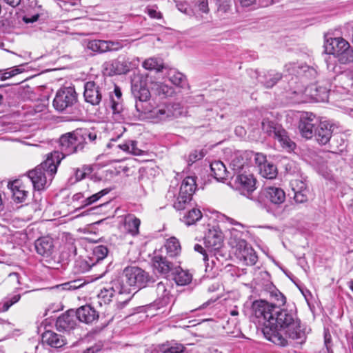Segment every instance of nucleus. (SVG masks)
<instances>
[{"mask_svg": "<svg viewBox=\"0 0 353 353\" xmlns=\"http://www.w3.org/2000/svg\"><path fill=\"white\" fill-rule=\"evenodd\" d=\"M165 76L169 81L176 88L188 90L190 85L186 76L176 68H166Z\"/></svg>", "mask_w": 353, "mask_h": 353, "instance_id": "dca6fc26", "label": "nucleus"}, {"mask_svg": "<svg viewBox=\"0 0 353 353\" xmlns=\"http://www.w3.org/2000/svg\"><path fill=\"white\" fill-rule=\"evenodd\" d=\"M111 50H112V49L110 48L109 46H86V48H85V52L90 56Z\"/></svg>", "mask_w": 353, "mask_h": 353, "instance_id": "ea45409f", "label": "nucleus"}, {"mask_svg": "<svg viewBox=\"0 0 353 353\" xmlns=\"http://www.w3.org/2000/svg\"><path fill=\"white\" fill-rule=\"evenodd\" d=\"M77 281H73L70 283H66L63 285V288L65 290H74L78 288L80 285H77Z\"/></svg>", "mask_w": 353, "mask_h": 353, "instance_id": "13d9d810", "label": "nucleus"}, {"mask_svg": "<svg viewBox=\"0 0 353 353\" xmlns=\"http://www.w3.org/2000/svg\"><path fill=\"white\" fill-rule=\"evenodd\" d=\"M131 68V63L126 60L119 61L117 65V69L119 74H125L129 72Z\"/></svg>", "mask_w": 353, "mask_h": 353, "instance_id": "09e8293b", "label": "nucleus"}, {"mask_svg": "<svg viewBox=\"0 0 353 353\" xmlns=\"http://www.w3.org/2000/svg\"><path fill=\"white\" fill-rule=\"evenodd\" d=\"M240 241H245L242 239V233L237 230L232 229L230 230V237L229 244L234 249L239 247Z\"/></svg>", "mask_w": 353, "mask_h": 353, "instance_id": "4c0bfd02", "label": "nucleus"}, {"mask_svg": "<svg viewBox=\"0 0 353 353\" xmlns=\"http://www.w3.org/2000/svg\"><path fill=\"white\" fill-rule=\"evenodd\" d=\"M198 7L200 11L204 13H208L209 11L208 1L207 0H201L198 3Z\"/></svg>", "mask_w": 353, "mask_h": 353, "instance_id": "6e6d98bb", "label": "nucleus"}, {"mask_svg": "<svg viewBox=\"0 0 353 353\" xmlns=\"http://www.w3.org/2000/svg\"><path fill=\"white\" fill-rule=\"evenodd\" d=\"M196 188V178L194 176L185 178L181 184L176 201L174 202V208L177 210H183L186 204L191 201Z\"/></svg>", "mask_w": 353, "mask_h": 353, "instance_id": "423d86ee", "label": "nucleus"}, {"mask_svg": "<svg viewBox=\"0 0 353 353\" xmlns=\"http://www.w3.org/2000/svg\"><path fill=\"white\" fill-rule=\"evenodd\" d=\"M42 341L54 348L61 347L66 343L65 339L63 336L50 330L46 331L42 334Z\"/></svg>", "mask_w": 353, "mask_h": 353, "instance_id": "b1692460", "label": "nucleus"}, {"mask_svg": "<svg viewBox=\"0 0 353 353\" xmlns=\"http://www.w3.org/2000/svg\"><path fill=\"white\" fill-rule=\"evenodd\" d=\"M239 247L235 249V255L247 265H253L257 261V256L254 250L249 246L246 241H240Z\"/></svg>", "mask_w": 353, "mask_h": 353, "instance_id": "ddd939ff", "label": "nucleus"}, {"mask_svg": "<svg viewBox=\"0 0 353 353\" xmlns=\"http://www.w3.org/2000/svg\"><path fill=\"white\" fill-rule=\"evenodd\" d=\"M210 169L212 174L217 181H221L227 179L228 176V172L221 161H215L211 163Z\"/></svg>", "mask_w": 353, "mask_h": 353, "instance_id": "cd10ccee", "label": "nucleus"}, {"mask_svg": "<svg viewBox=\"0 0 353 353\" xmlns=\"http://www.w3.org/2000/svg\"><path fill=\"white\" fill-rule=\"evenodd\" d=\"M192 274L187 270H183L180 267L176 268L174 272V280L179 285H185L192 281Z\"/></svg>", "mask_w": 353, "mask_h": 353, "instance_id": "2f4dec72", "label": "nucleus"}, {"mask_svg": "<svg viewBox=\"0 0 353 353\" xmlns=\"http://www.w3.org/2000/svg\"><path fill=\"white\" fill-rule=\"evenodd\" d=\"M265 81H261L268 88L273 87L279 80L281 79V74L279 73L272 74L269 72L265 76Z\"/></svg>", "mask_w": 353, "mask_h": 353, "instance_id": "79ce46f5", "label": "nucleus"}, {"mask_svg": "<svg viewBox=\"0 0 353 353\" xmlns=\"http://www.w3.org/2000/svg\"><path fill=\"white\" fill-rule=\"evenodd\" d=\"M83 97L86 102L97 105L102 99V92L99 85L94 81H88L84 85Z\"/></svg>", "mask_w": 353, "mask_h": 353, "instance_id": "2eb2a0df", "label": "nucleus"}, {"mask_svg": "<svg viewBox=\"0 0 353 353\" xmlns=\"http://www.w3.org/2000/svg\"><path fill=\"white\" fill-rule=\"evenodd\" d=\"M3 1L9 6H12V7H16L21 3V0H3Z\"/></svg>", "mask_w": 353, "mask_h": 353, "instance_id": "69168bd1", "label": "nucleus"}, {"mask_svg": "<svg viewBox=\"0 0 353 353\" xmlns=\"http://www.w3.org/2000/svg\"><path fill=\"white\" fill-rule=\"evenodd\" d=\"M110 192V190L108 188L103 189L101 191H99L97 193H95L92 194V196H90L87 197L83 201V206H88L90 205L93 204L94 203L99 201L101 197L106 195Z\"/></svg>", "mask_w": 353, "mask_h": 353, "instance_id": "a19ab883", "label": "nucleus"}, {"mask_svg": "<svg viewBox=\"0 0 353 353\" xmlns=\"http://www.w3.org/2000/svg\"><path fill=\"white\" fill-rule=\"evenodd\" d=\"M152 263L154 269L161 274H167L173 268L172 263L170 262L165 256L157 253L152 259Z\"/></svg>", "mask_w": 353, "mask_h": 353, "instance_id": "5701e85b", "label": "nucleus"}, {"mask_svg": "<svg viewBox=\"0 0 353 353\" xmlns=\"http://www.w3.org/2000/svg\"><path fill=\"white\" fill-rule=\"evenodd\" d=\"M259 171L263 177L269 179L276 178L277 175L276 167L274 164L268 162L261 166Z\"/></svg>", "mask_w": 353, "mask_h": 353, "instance_id": "f704fd0d", "label": "nucleus"}, {"mask_svg": "<svg viewBox=\"0 0 353 353\" xmlns=\"http://www.w3.org/2000/svg\"><path fill=\"white\" fill-rule=\"evenodd\" d=\"M108 253V250L105 245H97L93 249V255L96 259L97 262L103 260L106 257Z\"/></svg>", "mask_w": 353, "mask_h": 353, "instance_id": "37998d69", "label": "nucleus"}, {"mask_svg": "<svg viewBox=\"0 0 353 353\" xmlns=\"http://www.w3.org/2000/svg\"><path fill=\"white\" fill-rule=\"evenodd\" d=\"M285 68L290 74L293 75L300 74L301 72H303L306 77L308 75L315 77L316 73V70L313 68H310L307 65L299 67L295 63L287 64Z\"/></svg>", "mask_w": 353, "mask_h": 353, "instance_id": "c756f323", "label": "nucleus"}, {"mask_svg": "<svg viewBox=\"0 0 353 353\" xmlns=\"http://www.w3.org/2000/svg\"><path fill=\"white\" fill-rule=\"evenodd\" d=\"M133 94L137 99L135 104L136 110L140 114H143L145 111H148V108L151 105L148 103L150 97V91L144 87H141L139 90L134 88Z\"/></svg>", "mask_w": 353, "mask_h": 353, "instance_id": "4468645a", "label": "nucleus"}, {"mask_svg": "<svg viewBox=\"0 0 353 353\" xmlns=\"http://www.w3.org/2000/svg\"><path fill=\"white\" fill-rule=\"evenodd\" d=\"M124 152L132 154L134 155H140L141 150L137 146V141L132 140H128L123 143L117 145Z\"/></svg>", "mask_w": 353, "mask_h": 353, "instance_id": "72a5a7b5", "label": "nucleus"}, {"mask_svg": "<svg viewBox=\"0 0 353 353\" xmlns=\"http://www.w3.org/2000/svg\"><path fill=\"white\" fill-rule=\"evenodd\" d=\"M122 92L120 88L114 85V91L110 92L109 97L111 102V108L114 119L121 121L124 119L125 114L122 104Z\"/></svg>", "mask_w": 353, "mask_h": 353, "instance_id": "f8f14e48", "label": "nucleus"}, {"mask_svg": "<svg viewBox=\"0 0 353 353\" xmlns=\"http://www.w3.org/2000/svg\"><path fill=\"white\" fill-rule=\"evenodd\" d=\"M35 249L39 254L45 257L50 256L54 250L52 239L49 236L39 238L35 241Z\"/></svg>", "mask_w": 353, "mask_h": 353, "instance_id": "4be33fe9", "label": "nucleus"}, {"mask_svg": "<svg viewBox=\"0 0 353 353\" xmlns=\"http://www.w3.org/2000/svg\"><path fill=\"white\" fill-rule=\"evenodd\" d=\"M244 160L241 157H235L230 163V166L232 169L236 172H239L241 170L244 168Z\"/></svg>", "mask_w": 353, "mask_h": 353, "instance_id": "de8ad7c7", "label": "nucleus"}, {"mask_svg": "<svg viewBox=\"0 0 353 353\" xmlns=\"http://www.w3.org/2000/svg\"><path fill=\"white\" fill-rule=\"evenodd\" d=\"M164 248L168 256L172 258L178 256L181 250L179 240L174 236L167 239Z\"/></svg>", "mask_w": 353, "mask_h": 353, "instance_id": "7c9ffc66", "label": "nucleus"}, {"mask_svg": "<svg viewBox=\"0 0 353 353\" xmlns=\"http://www.w3.org/2000/svg\"><path fill=\"white\" fill-rule=\"evenodd\" d=\"M117 281L121 282L123 286L127 287L129 290V294H126L123 301L125 303H128L133 296L132 288L135 289V288H142L145 287L150 281V276L141 268L137 266H129L123 270L121 279Z\"/></svg>", "mask_w": 353, "mask_h": 353, "instance_id": "20e7f679", "label": "nucleus"}, {"mask_svg": "<svg viewBox=\"0 0 353 353\" xmlns=\"http://www.w3.org/2000/svg\"><path fill=\"white\" fill-rule=\"evenodd\" d=\"M273 138L278 141L281 146L288 151L293 150L295 143L290 139L288 133L282 127L279 128Z\"/></svg>", "mask_w": 353, "mask_h": 353, "instance_id": "bb28decb", "label": "nucleus"}, {"mask_svg": "<svg viewBox=\"0 0 353 353\" xmlns=\"http://www.w3.org/2000/svg\"><path fill=\"white\" fill-rule=\"evenodd\" d=\"M259 3L262 7H267L270 5H272L274 3L279 2L280 0H258Z\"/></svg>", "mask_w": 353, "mask_h": 353, "instance_id": "bf43d9fd", "label": "nucleus"}, {"mask_svg": "<svg viewBox=\"0 0 353 353\" xmlns=\"http://www.w3.org/2000/svg\"><path fill=\"white\" fill-rule=\"evenodd\" d=\"M324 39H325V42L327 43V44H334V43L336 44H346V45H348L350 44L349 42L347 41H346L345 39H344L342 37H333L332 36V34L330 33H327L324 35Z\"/></svg>", "mask_w": 353, "mask_h": 353, "instance_id": "49530a36", "label": "nucleus"}, {"mask_svg": "<svg viewBox=\"0 0 353 353\" xmlns=\"http://www.w3.org/2000/svg\"><path fill=\"white\" fill-rule=\"evenodd\" d=\"M21 72L19 70V69L18 68H12L11 70L10 71H6L3 73V77H2V79H9L12 77H14V75L17 74H19Z\"/></svg>", "mask_w": 353, "mask_h": 353, "instance_id": "5fc2aeb1", "label": "nucleus"}, {"mask_svg": "<svg viewBox=\"0 0 353 353\" xmlns=\"http://www.w3.org/2000/svg\"><path fill=\"white\" fill-rule=\"evenodd\" d=\"M319 123V119L312 112L302 113L299 124V129L302 137L307 139H311L314 136Z\"/></svg>", "mask_w": 353, "mask_h": 353, "instance_id": "1a4fd4ad", "label": "nucleus"}, {"mask_svg": "<svg viewBox=\"0 0 353 353\" xmlns=\"http://www.w3.org/2000/svg\"><path fill=\"white\" fill-rule=\"evenodd\" d=\"M201 217L202 213L201 210L196 208H193L183 216V221L187 225H190L200 220Z\"/></svg>", "mask_w": 353, "mask_h": 353, "instance_id": "c9c22d12", "label": "nucleus"}, {"mask_svg": "<svg viewBox=\"0 0 353 353\" xmlns=\"http://www.w3.org/2000/svg\"><path fill=\"white\" fill-rule=\"evenodd\" d=\"M325 52L337 58L341 63L353 61L352 46H324Z\"/></svg>", "mask_w": 353, "mask_h": 353, "instance_id": "9d476101", "label": "nucleus"}, {"mask_svg": "<svg viewBox=\"0 0 353 353\" xmlns=\"http://www.w3.org/2000/svg\"><path fill=\"white\" fill-rule=\"evenodd\" d=\"M252 310L254 316L263 323L262 331L265 337L275 345L281 347L288 345L283 332L292 339L303 338L300 321L292 307L281 308L266 301L257 300L253 302Z\"/></svg>", "mask_w": 353, "mask_h": 353, "instance_id": "f257e3e1", "label": "nucleus"}, {"mask_svg": "<svg viewBox=\"0 0 353 353\" xmlns=\"http://www.w3.org/2000/svg\"><path fill=\"white\" fill-rule=\"evenodd\" d=\"M75 176H76L77 181H80L84 178L85 173L80 170H77L76 171Z\"/></svg>", "mask_w": 353, "mask_h": 353, "instance_id": "338daca9", "label": "nucleus"}, {"mask_svg": "<svg viewBox=\"0 0 353 353\" xmlns=\"http://www.w3.org/2000/svg\"><path fill=\"white\" fill-rule=\"evenodd\" d=\"M75 314L79 321L87 324L92 323L99 318L98 312L89 305L80 307Z\"/></svg>", "mask_w": 353, "mask_h": 353, "instance_id": "aec40b11", "label": "nucleus"}, {"mask_svg": "<svg viewBox=\"0 0 353 353\" xmlns=\"http://www.w3.org/2000/svg\"><path fill=\"white\" fill-rule=\"evenodd\" d=\"M281 126L276 125L272 121H270L268 120H263L262 122V130L267 133L270 137H273L275 134L276 133V131L279 130V128H280Z\"/></svg>", "mask_w": 353, "mask_h": 353, "instance_id": "58836bf2", "label": "nucleus"}, {"mask_svg": "<svg viewBox=\"0 0 353 353\" xmlns=\"http://www.w3.org/2000/svg\"><path fill=\"white\" fill-rule=\"evenodd\" d=\"M290 186L294 193L301 192L307 190L306 184L302 180H292L290 181Z\"/></svg>", "mask_w": 353, "mask_h": 353, "instance_id": "a18cd8bd", "label": "nucleus"}, {"mask_svg": "<svg viewBox=\"0 0 353 353\" xmlns=\"http://www.w3.org/2000/svg\"><path fill=\"white\" fill-rule=\"evenodd\" d=\"M97 134L88 129H78L63 134L59 139L60 147L63 157L77 153L83 150L88 143H95Z\"/></svg>", "mask_w": 353, "mask_h": 353, "instance_id": "7ed1b4c3", "label": "nucleus"}, {"mask_svg": "<svg viewBox=\"0 0 353 353\" xmlns=\"http://www.w3.org/2000/svg\"><path fill=\"white\" fill-rule=\"evenodd\" d=\"M333 125L328 121H319V123L315 130L314 135L316 141L321 145H325L329 142L333 132Z\"/></svg>", "mask_w": 353, "mask_h": 353, "instance_id": "a211bd4d", "label": "nucleus"}, {"mask_svg": "<svg viewBox=\"0 0 353 353\" xmlns=\"http://www.w3.org/2000/svg\"><path fill=\"white\" fill-rule=\"evenodd\" d=\"M223 241V234L222 232L216 228L210 230L205 236L206 247L214 250L221 248Z\"/></svg>", "mask_w": 353, "mask_h": 353, "instance_id": "412c9836", "label": "nucleus"}, {"mask_svg": "<svg viewBox=\"0 0 353 353\" xmlns=\"http://www.w3.org/2000/svg\"><path fill=\"white\" fill-rule=\"evenodd\" d=\"M265 197L272 203L280 204L284 202L285 194L284 191L278 187L270 186L264 189Z\"/></svg>", "mask_w": 353, "mask_h": 353, "instance_id": "393cba45", "label": "nucleus"}, {"mask_svg": "<svg viewBox=\"0 0 353 353\" xmlns=\"http://www.w3.org/2000/svg\"><path fill=\"white\" fill-rule=\"evenodd\" d=\"M159 350L162 353H183L185 347L181 343L170 341L160 345Z\"/></svg>", "mask_w": 353, "mask_h": 353, "instance_id": "473e14b6", "label": "nucleus"}, {"mask_svg": "<svg viewBox=\"0 0 353 353\" xmlns=\"http://www.w3.org/2000/svg\"><path fill=\"white\" fill-rule=\"evenodd\" d=\"M150 88L154 95L161 99L173 97L176 94L175 88L160 81H152Z\"/></svg>", "mask_w": 353, "mask_h": 353, "instance_id": "6ab92c4d", "label": "nucleus"}, {"mask_svg": "<svg viewBox=\"0 0 353 353\" xmlns=\"http://www.w3.org/2000/svg\"><path fill=\"white\" fill-rule=\"evenodd\" d=\"M129 294L127 287L123 286V283L119 281H114L111 283V285L103 288L99 294V297L105 303L111 301L114 296L117 295V300L119 302L125 303L123 301L126 297V294Z\"/></svg>", "mask_w": 353, "mask_h": 353, "instance_id": "0eeeda50", "label": "nucleus"}, {"mask_svg": "<svg viewBox=\"0 0 353 353\" xmlns=\"http://www.w3.org/2000/svg\"><path fill=\"white\" fill-rule=\"evenodd\" d=\"M254 161L259 169L261 166L267 163L266 156L262 153H256L255 154Z\"/></svg>", "mask_w": 353, "mask_h": 353, "instance_id": "3c124183", "label": "nucleus"}, {"mask_svg": "<svg viewBox=\"0 0 353 353\" xmlns=\"http://www.w3.org/2000/svg\"><path fill=\"white\" fill-rule=\"evenodd\" d=\"M21 298L19 294L14 295L8 301L10 302V305H13L17 303Z\"/></svg>", "mask_w": 353, "mask_h": 353, "instance_id": "774afa93", "label": "nucleus"}, {"mask_svg": "<svg viewBox=\"0 0 353 353\" xmlns=\"http://www.w3.org/2000/svg\"><path fill=\"white\" fill-rule=\"evenodd\" d=\"M243 7H249L253 5L256 0H238Z\"/></svg>", "mask_w": 353, "mask_h": 353, "instance_id": "680f3d73", "label": "nucleus"}, {"mask_svg": "<svg viewBox=\"0 0 353 353\" xmlns=\"http://www.w3.org/2000/svg\"><path fill=\"white\" fill-rule=\"evenodd\" d=\"M294 199L299 203L306 202L308 199V190L301 192L294 193Z\"/></svg>", "mask_w": 353, "mask_h": 353, "instance_id": "8fccbe9b", "label": "nucleus"}, {"mask_svg": "<svg viewBox=\"0 0 353 353\" xmlns=\"http://www.w3.org/2000/svg\"><path fill=\"white\" fill-rule=\"evenodd\" d=\"M204 156L205 153L202 150L199 152L195 150L190 154L188 161L194 163L197 160L201 159Z\"/></svg>", "mask_w": 353, "mask_h": 353, "instance_id": "603ef678", "label": "nucleus"}, {"mask_svg": "<svg viewBox=\"0 0 353 353\" xmlns=\"http://www.w3.org/2000/svg\"><path fill=\"white\" fill-rule=\"evenodd\" d=\"M148 15L153 19H161V13L156 10L154 8H148Z\"/></svg>", "mask_w": 353, "mask_h": 353, "instance_id": "864d4df0", "label": "nucleus"}, {"mask_svg": "<svg viewBox=\"0 0 353 353\" xmlns=\"http://www.w3.org/2000/svg\"><path fill=\"white\" fill-rule=\"evenodd\" d=\"M143 66L146 70H154L157 72H160L164 68L166 69V68H165L161 61L155 58H150L146 59L143 63Z\"/></svg>", "mask_w": 353, "mask_h": 353, "instance_id": "e433bc0d", "label": "nucleus"}, {"mask_svg": "<svg viewBox=\"0 0 353 353\" xmlns=\"http://www.w3.org/2000/svg\"><path fill=\"white\" fill-rule=\"evenodd\" d=\"M100 350V347L98 345H94L84 350V353H96Z\"/></svg>", "mask_w": 353, "mask_h": 353, "instance_id": "e2e57ef3", "label": "nucleus"}, {"mask_svg": "<svg viewBox=\"0 0 353 353\" xmlns=\"http://www.w3.org/2000/svg\"><path fill=\"white\" fill-rule=\"evenodd\" d=\"M141 221L133 214H128L124 219V229L126 232L132 236L139 233V228Z\"/></svg>", "mask_w": 353, "mask_h": 353, "instance_id": "c85d7f7f", "label": "nucleus"}, {"mask_svg": "<svg viewBox=\"0 0 353 353\" xmlns=\"http://www.w3.org/2000/svg\"><path fill=\"white\" fill-rule=\"evenodd\" d=\"M194 249L196 252H198L203 254V260L204 261H206L208 260V256L205 253V251L204 248L201 245L196 244L194 247Z\"/></svg>", "mask_w": 353, "mask_h": 353, "instance_id": "4d7b16f0", "label": "nucleus"}, {"mask_svg": "<svg viewBox=\"0 0 353 353\" xmlns=\"http://www.w3.org/2000/svg\"><path fill=\"white\" fill-rule=\"evenodd\" d=\"M77 93L74 88L65 87L60 89L53 101V105L59 111H63L77 101Z\"/></svg>", "mask_w": 353, "mask_h": 353, "instance_id": "6e6552de", "label": "nucleus"}, {"mask_svg": "<svg viewBox=\"0 0 353 353\" xmlns=\"http://www.w3.org/2000/svg\"><path fill=\"white\" fill-rule=\"evenodd\" d=\"M275 297L279 305H283L285 303V297L281 292L275 293Z\"/></svg>", "mask_w": 353, "mask_h": 353, "instance_id": "052dcab7", "label": "nucleus"}, {"mask_svg": "<svg viewBox=\"0 0 353 353\" xmlns=\"http://www.w3.org/2000/svg\"><path fill=\"white\" fill-rule=\"evenodd\" d=\"M234 184L236 188L241 192V194L247 197H249V194L256 188V180L253 175L245 172L236 175Z\"/></svg>", "mask_w": 353, "mask_h": 353, "instance_id": "9b49d317", "label": "nucleus"}, {"mask_svg": "<svg viewBox=\"0 0 353 353\" xmlns=\"http://www.w3.org/2000/svg\"><path fill=\"white\" fill-rule=\"evenodd\" d=\"M39 19V15L38 14H35L31 17H25L23 18V20L26 23H33L34 21H37Z\"/></svg>", "mask_w": 353, "mask_h": 353, "instance_id": "0e129e2a", "label": "nucleus"}, {"mask_svg": "<svg viewBox=\"0 0 353 353\" xmlns=\"http://www.w3.org/2000/svg\"><path fill=\"white\" fill-rule=\"evenodd\" d=\"M63 159L59 151H53L47 155L46 159L34 169L28 172L34 190H44L57 173V167Z\"/></svg>", "mask_w": 353, "mask_h": 353, "instance_id": "f03ea898", "label": "nucleus"}, {"mask_svg": "<svg viewBox=\"0 0 353 353\" xmlns=\"http://www.w3.org/2000/svg\"><path fill=\"white\" fill-rule=\"evenodd\" d=\"M167 285L168 281H166V283L163 282H159L157 285V295L163 300L168 299L170 294V291L168 290Z\"/></svg>", "mask_w": 353, "mask_h": 353, "instance_id": "c03bdc74", "label": "nucleus"}, {"mask_svg": "<svg viewBox=\"0 0 353 353\" xmlns=\"http://www.w3.org/2000/svg\"><path fill=\"white\" fill-rule=\"evenodd\" d=\"M182 114V110L179 103H162L153 107L152 105L143 114L154 123L168 121L177 118Z\"/></svg>", "mask_w": 353, "mask_h": 353, "instance_id": "39448f33", "label": "nucleus"}, {"mask_svg": "<svg viewBox=\"0 0 353 353\" xmlns=\"http://www.w3.org/2000/svg\"><path fill=\"white\" fill-rule=\"evenodd\" d=\"M8 187L12 192V196L15 201L21 203L25 201L28 192L24 189L20 181L15 180L9 183Z\"/></svg>", "mask_w": 353, "mask_h": 353, "instance_id": "a878e982", "label": "nucleus"}, {"mask_svg": "<svg viewBox=\"0 0 353 353\" xmlns=\"http://www.w3.org/2000/svg\"><path fill=\"white\" fill-rule=\"evenodd\" d=\"M77 316L75 312L69 310L61 315L56 321V327L59 331L69 332L77 325Z\"/></svg>", "mask_w": 353, "mask_h": 353, "instance_id": "f3484780", "label": "nucleus"}]
</instances>
